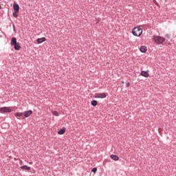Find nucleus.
I'll return each mask as SVG.
<instances>
[{
	"mask_svg": "<svg viewBox=\"0 0 176 176\" xmlns=\"http://www.w3.org/2000/svg\"><path fill=\"white\" fill-rule=\"evenodd\" d=\"M132 34L134 36H141L142 35V28L140 26L134 28L132 30Z\"/></svg>",
	"mask_w": 176,
	"mask_h": 176,
	"instance_id": "1",
	"label": "nucleus"
},
{
	"mask_svg": "<svg viewBox=\"0 0 176 176\" xmlns=\"http://www.w3.org/2000/svg\"><path fill=\"white\" fill-rule=\"evenodd\" d=\"M153 39L154 42H155V43H157V45H162L164 42L166 41V38L160 36H154Z\"/></svg>",
	"mask_w": 176,
	"mask_h": 176,
	"instance_id": "2",
	"label": "nucleus"
},
{
	"mask_svg": "<svg viewBox=\"0 0 176 176\" xmlns=\"http://www.w3.org/2000/svg\"><path fill=\"white\" fill-rule=\"evenodd\" d=\"M10 112H12V109L10 107H4L0 108L1 113H10Z\"/></svg>",
	"mask_w": 176,
	"mask_h": 176,
	"instance_id": "3",
	"label": "nucleus"
},
{
	"mask_svg": "<svg viewBox=\"0 0 176 176\" xmlns=\"http://www.w3.org/2000/svg\"><path fill=\"white\" fill-rule=\"evenodd\" d=\"M106 97L107 94H105L104 93L95 94V98H105Z\"/></svg>",
	"mask_w": 176,
	"mask_h": 176,
	"instance_id": "4",
	"label": "nucleus"
},
{
	"mask_svg": "<svg viewBox=\"0 0 176 176\" xmlns=\"http://www.w3.org/2000/svg\"><path fill=\"white\" fill-rule=\"evenodd\" d=\"M13 9H14V12H16V13H19L20 10V6H19V4L14 3L13 5Z\"/></svg>",
	"mask_w": 176,
	"mask_h": 176,
	"instance_id": "5",
	"label": "nucleus"
},
{
	"mask_svg": "<svg viewBox=\"0 0 176 176\" xmlns=\"http://www.w3.org/2000/svg\"><path fill=\"white\" fill-rule=\"evenodd\" d=\"M23 115H24L25 118H30V116H31V115H32V111L31 110L25 111L23 113Z\"/></svg>",
	"mask_w": 176,
	"mask_h": 176,
	"instance_id": "6",
	"label": "nucleus"
},
{
	"mask_svg": "<svg viewBox=\"0 0 176 176\" xmlns=\"http://www.w3.org/2000/svg\"><path fill=\"white\" fill-rule=\"evenodd\" d=\"M140 75L142 76H144V78H148L149 76V73H148L146 71H142V72H141Z\"/></svg>",
	"mask_w": 176,
	"mask_h": 176,
	"instance_id": "7",
	"label": "nucleus"
},
{
	"mask_svg": "<svg viewBox=\"0 0 176 176\" xmlns=\"http://www.w3.org/2000/svg\"><path fill=\"white\" fill-rule=\"evenodd\" d=\"M37 43H43V42H45L46 41V38L45 37H42V38H39L37 40Z\"/></svg>",
	"mask_w": 176,
	"mask_h": 176,
	"instance_id": "8",
	"label": "nucleus"
},
{
	"mask_svg": "<svg viewBox=\"0 0 176 176\" xmlns=\"http://www.w3.org/2000/svg\"><path fill=\"white\" fill-rule=\"evenodd\" d=\"M16 43H17V39L15 37L12 38L10 45L14 46Z\"/></svg>",
	"mask_w": 176,
	"mask_h": 176,
	"instance_id": "9",
	"label": "nucleus"
},
{
	"mask_svg": "<svg viewBox=\"0 0 176 176\" xmlns=\"http://www.w3.org/2000/svg\"><path fill=\"white\" fill-rule=\"evenodd\" d=\"M14 49H15V50H20V49H21V46H20V43H16V44H14Z\"/></svg>",
	"mask_w": 176,
	"mask_h": 176,
	"instance_id": "10",
	"label": "nucleus"
},
{
	"mask_svg": "<svg viewBox=\"0 0 176 176\" xmlns=\"http://www.w3.org/2000/svg\"><path fill=\"white\" fill-rule=\"evenodd\" d=\"M65 130H67V129H65V127H63L62 129L58 131V134H59L60 135H63V134L65 133Z\"/></svg>",
	"mask_w": 176,
	"mask_h": 176,
	"instance_id": "11",
	"label": "nucleus"
},
{
	"mask_svg": "<svg viewBox=\"0 0 176 176\" xmlns=\"http://www.w3.org/2000/svg\"><path fill=\"white\" fill-rule=\"evenodd\" d=\"M21 170H25L26 171H30L31 170V167H30L27 165L21 166Z\"/></svg>",
	"mask_w": 176,
	"mask_h": 176,
	"instance_id": "12",
	"label": "nucleus"
},
{
	"mask_svg": "<svg viewBox=\"0 0 176 176\" xmlns=\"http://www.w3.org/2000/svg\"><path fill=\"white\" fill-rule=\"evenodd\" d=\"M140 52H141L142 53H146V50H147L146 46H144V45L142 46V47H140Z\"/></svg>",
	"mask_w": 176,
	"mask_h": 176,
	"instance_id": "13",
	"label": "nucleus"
},
{
	"mask_svg": "<svg viewBox=\"0 0 176 176\" xmlns=\"http://www.w3.org/2000/svg\"><path fill=\"white\" fill-rule=\"evenodd\" d=\"M23 113H20V112L14 113V116L16 118H17V119H19V118H21V116H23Z\"/></svg>",
	"mask_w": 176,
	"mask_h": 176,
	"instance_id": "14",
	"label": "nucleus"
},
{
	"mask_svg": "<svg viewBox=\"0 0 176 176\" xmlns=\"http://www.w3.org/2000/svg\"><path fill=\"white\" fill-rule=\"evenodd\" d=\"M111 158L113 160H119V157L116 155H111Z\"/></svg>",
	"mask_w": 176,
	"mask_h": 176,
	"instance_id": "15",
	"label": "nucleus"
},
{
	"mask_svg": "<svg viewBox=\"0 0 176 176\" xmlns=\"http://www.w3.org/2000/svg\"><path fill=\"white\" fill-rule=\"evenodd\" d=\"M91 105H92L93 107H97L98 102H97V100H92V101L91 102Z\"/></svg>",
	"mask_w": 176,
	"mask_h": 176,
	"instance_id": "16",
	"label": "nucleus"
},
{
	"mask_svg": "<svg viewBox=\"0 0 176 176\" xmlns=\"http://www.w3.org/2000/svg\"><path fill=\"white\" fill-rule=\"evenodd\" d=\"M52 113L54 115V116H60V113H58L57 111H52Z\"/></svg>",
	"mask_w": 176,
	"mask_h": 176,
	"instance_id": "17",
	"label": "nucleus"
},
{
	"mask_svg": "<svg viewBox=\"0 0 176 176\" xmlns=\"http://www.w3.org/2000/svg\"><path fill=\"white\" fill-rule=\"evenodd\" d=\"M19 12H16V11H14L13 12V16L15 17L16 19H17V17H19Z\"/></svg>",
	"mask_w": 176,
	"mask_h": 176,
	"instance_id": "18",
	"label": "nucleus"
},
{
	"mask_svg": "<svg viewBox=\"0 0 176 176\" xmlns=\"http://www.w3.org/2000/svg\"><path fill=\"white\" fill-rule=\"evenodd\" d=\"M91 171L96 174V173H97V168H94Z\"/></svg>",
	"mask_w": 176,
	"mask_h": 176,
	"instance_id": "19",
	"label": "nucleus"
},
{
	"mask_svg": "<svg viewBox=\"0 0 176 176\" xmlns=\"http://www.w3.org/2000/svg\"><path fill=\"white\" fill-rule=\"evenodd\" d=\"M126 87H130V82H128V83L126 84Z\"/></svg>",
	"mask_w": 176,
	"mask_h": 176,
	"instance_id": "20",
	"label": "nucleus"
},
{
	"mask_svg": "<svg viewBox=\"0 0 176 176\" xmlns=\"http://www.w3.org/2000/svg\"><path fill=\"white\" fill-rule=\"evenodd\" d=\"M122 85H124V81H122Z\"/></svg>",
	"mask_w": 176,
	"mask_h": 176,
	"instance_id": "21",
	"label": "nucleus"
},
{
	"mask_svg": "<svg viewBox=\"0 0 176 176\" xmlns=\"http://www.w3.org/2000/svg\"><path fill=\"white\" fill-rule=\"evenodd\" d=\"M29 164H32V162H30Z\"/></svg>",
	"mask_w": 176,
	"mask_h": 176,
	"instance_id": "22",
	"label": "nucleus"
}]
</instances>
